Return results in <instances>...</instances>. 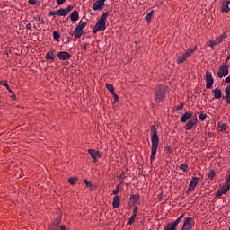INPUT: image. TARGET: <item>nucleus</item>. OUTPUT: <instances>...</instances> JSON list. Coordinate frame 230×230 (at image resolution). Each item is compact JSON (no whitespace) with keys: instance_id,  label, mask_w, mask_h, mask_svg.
Returning <instances> with one entry per match:
<instances>
[{"instance_id":"2","label":"nucleus","mask_w":230,"mask_h":230,"mask_svg":"<svg viewBox=\"0 0 230 230\" xmlns=\"http://www.w3.org/2000/svg\"><path fill=\"white\" fill-rule=\"evenodd\" d=\"M168 86L164 84H159L155 86V102L156 103H161L164 98H166V94L168 93Z\"/></svg>"},{"instance_id":"16","label":"nucleus","mask_w":230,"mask_h":230,"mask_svg":"<svg viewBox=\"0 0 230 230\" xmlns=\"http://www.w3.org/2000/svg\"><path fill=\"white\" fill-rule=\"evenodd\" d=\"M229 4H230V1L229 0H225L223 2V6L221 8L222 12H225V13H229V12H230Z\"/></svg>"},{"instance_id":"12","label":"nucleus","mask_w":230,"mask_h":230,"mask_svg":"<svg viewBox=\"0 0 230 230\" xmlns=\"http://www.w3.org/2000/svg\"><path fill=\"white\" fill-rule=\"evenodd\" d=\"M73 10V7L67 6L66 9H58V17H66Z\"/></svg>"},{"instance_id":"24","label":"nucleus","mask_w":230,"mask_h":230,"mask_svg":"<svg viewBox=\"0 0 230 230\" xmlns=\"http://www.w3.org/2000/svg\"><path fill=\"white\" fill-rule=\"evenodd\" d=\"M182 218H184V214L181 215L180 217H177V219L175 220L174 223H171L174 227L177 228V226H179V224H181V220H182Z\"/></svg>"},{"instance_id":"55","label":"nucleus","mask_w":230,"mask_h":230,"mask_svg":"<svg viewBox=\"0 0 230 230\" xmlns=\"http://www.w3.org/2000/svg\"><path fill=\"white\" fill-rule=\"evenodd\" d=\"M229 59H230V56L226 58V61L225 63L227 64V62H229Z\"/></svg>"},{"instance_id":"31","label":"nucleus","mask_w":230,"mask_h":230,"mask_svg":"<svg viewBox=\"0 0 230 230\" xmlns=\"http://www.w3.org/2000/svg\"><path fill=\"white\" fill-rule=\"evenodd\" d=\"M226 191L223 190L222 189L218 190L217 192H216V197H222V195H226Z\"/></svg>"},{"instance_id":"11","label":"nucleus","mask_w":230,"mask_h":230,"mask_svg":"<svg viewBox=\"0 0 230 230\" xmlns=\"http://www.w3.org/2000/svg\"><path fill=\"white\" fill-rule=\"evenodd\" d=\"M105 6V0H97L93 4V10L95 12L98 10H102Z\"/></svg>"},{"instance_id":"47","label":"nucleus","mask_w":230,"mask_h":230,"mask_svg":"<svg viewBox=\"0 0 230 230\" xmlns=\"http://www.w3.org/2000/svg\"><path fill=\"white\" fill-rule=\"evenodd\" d=\"M119 179L121 180V182L125 181V172H121V174L119 175Z\"/></svg>"},{"instance_id":"18","label":"nucleus","mask_w":230,"mask_h":230,"mask_svg":"<svg viewBox=\"0 0 230 230\" xmlns=\"http://www.w3.org/2000/svg\"><path fill=\"white\" fill-rule=\"evenodd\" d=\"M191 116H193V113L191 112H185L180 119V120L181 121V123H186V121H188V119H190L191 118Z\"/></svg>"},{"instance_id":"56","label":"nucleus","mask_w":230,"mask_h":230,"mask_svg":"<svg viewBox=\"0 0 230 230\" xmlns=\"http://www.w3.org/2000/svg\"><path fill=\"white\" fill-rule=\"evenodd\" d=\"M12 99H13V100H15V95H12Z\"/></svg>"},{"instance_id":"40","label":"nucleus","mask_w":230,"mask_h":230,"mask_svg":"<svg viewBox=\"0 0 230 230\" xmlns=\"http://www.w3.org/2000/svg\"><path fill=\"white\" fill-rule=\"evenodd\" d=\"M84 184H86L87 188L93 187V183L86 179L84 180Z\"/></svg>"},{"instance_id":"43","label":"nucleus","mask_w":230,"mask_h":230,"mask_svg":"<svg viewBox=\"0 0 230 230\" xmlns=\"http://www.w3.org/2000/svg\"><path fill=\"white\" fill-rule=\"evenodd\" d=\"M0 85H3L4 87H8V81H2L0 83Z\"/></svg>"},{"instance_id":"46","label":"nucleus","mask_w":230,"mask_h":230,"mask_svg":"<svg viewBox=\"0 0 230 230\" xmlns=\"http://www.w3.org/2000/svg\"><path fill=\"white\" fill-rule=\"evenodd\" d=\"M66 1H67V0H57V4H59V5L64 4V3H66Z\"/></svg>"},{"instance_id":"35","label":"nucleus","mask_w":230,"mask_h":230,"mask_svg":"<svg viewBox=\"0 0 230 230\" xmlns=\"http://www.w3.org/2000/svg\"><path fill=\"white\" fill-rule=\"evenodd\" d=\"M208 46L210 48H215L216 46H218V43H217L216 40H210L208 43Z\"/></svg>"},{"instance_id":"20","label":"nucleus","mask_w":230,"mask_h":230,"mask_svg":"<svg viewBox=\"0 0 230 230\" xmlns=\"http://www.w3.org/2000/svg\"><path fill=\"white\" fill-rule=\"evenodd\" d=\"M74 35L75 37V39H80V37H82L84 35V30L75 27V31H74Z\"/></svg>"},{"instance_id":"8","label":"nucleus","mask_w":230,"mask_h":230,"mask_svg":"<svg viewBox=\"0 0 230 230\" xmlns=\"http://www.w3.org/2000/svg\"><path fill=\"white\" fill-rule=\"evenodd\" d=\"M57 57L59 60H70L71 58V54H69V52L67 51H60L57 54Z\"/></svg>"},{"instance_id":"9","label":"nucleus","mask_w":230,"mask_h":230,"mask_svg":"<svg viewBox=\"0 0 230 230\" xmlns=\"http://www.w3.org/2000/svg\"><path fill=\"white\" fill-rule=\"evenodd\" d=\"M199 178L192 177V180L190 182L188 191H195V188H197V184H199Z\"/></svg>"},{"instance_id":"34","label":"nucleus","mask_w":230,"mask_h":230,"mask_svg":"<svg viewBox=\"0 0 230 230\" xmlns=\"http://www.w3.org/2000/svg\"><path fill=\"white\" fill-rule=\"evenodd\" d=\"M152 15H154V11H151L150 13H148L146 16V21H152Z\"/></svg>"},{"instance_id":"54","label":"nucleus","mask_w":230,"mask_h":230,"mask_svg":"<svg viewBox=\"0 0 230 230\" xmlns=\"http://www.w3.org/2000/svg\"><path fill=\"white\" fill-rule=\"evenodd\" d=\"M60 230H66V226H65V225H62V226H60Z\"/></svg>"},{"instance_id":"51","label":"nucleus","mask_w":230,"mask_h":230,"mask_svg":"<svg viewBox=\"0 0 230 230\" xmlns=\"http://www.w3.org/2000/svg\"><path fill=\"white\" fill-rule=\"evenodd\" d=\"M35 21H42V22H44V20H41L40 16H37L34 18Z\"/></svg>"},{"instance_id":"27","label":"nucleus","mask_w":230,"mask_h":230,"mask_svg":"<svg viewBox=\"0 0 230 230\" xmlns=\"http://www.w3.org/2000/svg\"><path fill=\"white\" fill-rule=\"evenodd\" d=\"M164 230H177V228L172 223H168Z\"/></svg>"},{"instance_id":"29","label":"nucleus","mask_w":230,"mask_h":230,"mask_svg":"<svg viewBox=\"0 0 230 230\" xmlns=\"http://www.w3.org/2000/svg\"><path fill=\"white\" fill-rule=\"evenodd\" d=\"M180 170H182L183 172H185V173H188V164H182L180 166Z\"/></svg>"},{"instance_id":"58","label":"nucleus","mask_w":230,"mask_h":230,"mask_svg":"<svg viewBox=\"0 0 230 230\" xmlns=\"http://www.w3.org/2000/svg\"><path fill=\"white\" fill-rule=\"evenodd\" d=\"M160 200H162V198H160Z\"/></svg>"},{"instance_id":"5","label":"nucleus","mask_w":230,"mask_h":230,"mask_svg":"<svg viewBox=\"0 0 230 230\" xmlns=\"http://www.w3.org/2000/svg\"><path fill=\"white\" fill-rule=\"evenodd\" d=\"M229 75V65L227 63L223 64L219 70L217 71L218 78H224V76H227Z\"/></svg>"},{"instance_id":"37","label":"nucleus","mask_w":230,"mask_h":230,"mask_svg":"<svg viewBox=\"0 0 230 230\" xmlns=\"http://www.w3.org/2000/svg\"><path fill=\"white\" fill-rule=\"evenodd\" d=\"M226 96H230V84L225 88Z\"/></svg>"},{"instance_id":"41","label":"nucleus","mask_w":230,"mask_h":230,"mask_svg":"<svg viewBox=\"0 0 230 230\" xmlns=\"http://www.w3.org/2000/svg\"><path fill=\"white\" fill-rule=\"evenodd\" d=\"M206 118H208V116L206 114H204V113L199 114L200 121H204L206 119Z\"/></svg>"},{"instance_id":"17","label":"nucleus","mask_w":230,"mask_h":230,"mask_svg":"<svg viewBox=\"0 0 230 230\" xmlns=\"http://www.w3.org/2000/svg\"><path fill=\"white\" fill-rule=\"evenodd\" d=\"M119 204H121V199H119V196H114L112 201V207L114 208V209H116V208H119Z\"/></svg>"},{"instance_id":"26","label":"nucleus","mask_w":230,"mask_h":230,"mask_svg":"<svg viewBox=\"0 0 230 230\" xmlns=\"http://www.w3.org/2000/svg\"><path fill=\"white\" fill-rule=\"evenodd\" d=\"M106 88L108 89V91L111 93V94H114V86H112V84H106Z\"/></svg>"},{"instance_id":"49","label":"nucleus","mask_w":230,"mask_h":230,"mask_svg":"<svg viewBox=\"0 0 230 230\" xmlns=\"http://www.w3.org/2000/svg\"><path fill=\"white\" fill-rule=\"evenodd\" d=\"M26 30H31V23L26 24Z\"/></svg>"},{"instance_id":"15","label":"nucleus","mask_w":230,"mask_h":230,"mask_svg":"<svg viewBox=\"0 0 230 230\" xmlns=\"http://www.w3.org/2000/svg\"><path fill=\"white\" fill-rule=\"evenodd\" d=\"M221 189L227 193V191H229L230 190V175L226 176V179L225 181V183L223 184V186L221 187Z\"/></svg>"},{"instance_id":"38","label":"nucleus","mask_w":230,"mask_h":230,"mask_svg":"<svg viewBox=\"0 0 230 230\" xmlns=\"http://www.w3.org/2000/svg\"><path fill=\"white\" fill-rule=\"evenodd\" d=\"M113 98H114V103H118V102H119V97L118 96V94H116V92L114 93V94H112Z\"/></svg>"},{"instance_id":"21","label":"nucleus","mask_w":230,"mask_h":230,"mask_svg":"<svg viewBox=\"0 0 230 230\" xmlns=\"http://www.w3.org/2000/svg\"><path fill=\"white\" fill-rule=\"evenodd\" d=\"M213 94H214V98H216V100H220V98H222V90H220L219 88H216L212 91Z\"/></svg>"},{"instance_id":"53","label":"nucleus","mask_w":230,"mask_h":230,"mask_svg":"<svg viewBox=\"0 0 230 230\" xmlns=\"http://www.w3.org/2000/svg\"><path fill=\"white\" fill-rule=\"evenodd\" d=\"M5 87H6V90L9 91V93H13L12 90L10 89V86L8 84Z\"/></svg>"},{"instance_id":"30","label":"nucleus","mask_w":230,"mask_h":230,"mask_svg":"<svg viewBox=\"0 0 230 230\" xmlns=\"http://www.w3.org/2000/svg\"><path fill=\"white\" fill-rule=\"evenodd\" d=\"M121 188V184H118L117 186H116V188H115V190H113V191H112V194L113 195H118V193H119V189Z\"/></svg>"},{"instance_id":"7","label":"nucleus","mask_w":230,"mask_h":230,"mask_svg":"<svg viewBox=\"0 0 230 230\" xmlns=\"http://www.w3.org/2000/svg\"><path fill=\"white\" fill-rule=\"evenodd\" d=\"M206 89H211L213 87V84H215V79H213V74H211V72L207 71L206 72Z\"/></svg>"},{"instance_id":"33","label":"nucleus","mask_w":230,"mask_h":230,"mask_svg":"<svg viewBox=\"0 0 230 230\" xmlns=\"http://www.w3.org/2000/svg\"><path fill=\"white\" fill-rule=\"evenodd\" d=\"M76 181H77V179L75 178V177H71V178L68 179V182H69V184H71L72 186L75 184Z\"/></svg>"},{"instance_id":"10","label":"nucleus","mask_w":230,"mask_h":230,"mask_svg":"<svg viewBox=\"0 0 230 230\" xmlns=\"http://www.w3.org/2000/svg\"><path fill=\"white\" fill-rule=\"evenodd\" d=\"M197 123H199V119H197V118L191 119L185 125V127H184L185 130H191V128H193V127H195V125H197Z\"/></svg>"},{"instance_id":"42","label":"nucleus","mask_w":230,"mask_h":230,"mask_svg":"<svg viewBox=\"0 0 230 230\" xmlns=\"http://www.w3.org/2000/svg\"><path fill=\"white\" fill-rule=\"evenodd\" d=\"M225 101H226V102L228 105H230V95H226V96H225Z\"/></svg>"},{"instance_id":"57","label":"nucleus","mask_w":230,"mask_h":230,"mask_svg":"<svg viewBox=\"0 0 230 230\" xmlns=\"http://www.w3.org/2000/svg\"><path fill=\"white\" fill-rule=\"evenodd\" d=\"M160 200H162V198H160Z\"/></svg>"},{"instance_id":"32","label":"nucleus","mask_w":230,"mask_h":230,"mask_svg":"<svg viewBox=\"0 0 230 230\" xmlns=\"http://www.w3.org/2000/svg\"><path fill=\"white\" fill-rule=\"evenodd\" d=\"M53 39L58 42V39H60V34L58 31L53 32Z\"/></svg>"},{"instance_id":"48","label":"nucleus","mask_w":230,"mask_h":230,"mask_svg":"<svg viewBox=\"0 0 230 230\" xmlns=\"http://www.w3.org/2000/svg\"><path fill=\"white\" fill-rule=\"evenodd\" d=\"M29 4H37V0H29Z\"/></svg>"},{"instance_id":"22","label":"nucleus","mask_w":230,"mask_h":230,"mask_svg":"<svg viewBox=\"0 0 230 230\" xmlns=\"http://www.w3.org/2000/svg\"><path fill=\"white\" fill-rule=\"evenodd\" d=\"M227 37V34L226 32H224L223 34L219 35L218 37L216 38V42L217 44H222V41L224 40V39H226Z\"/></svg>"},{"instance_id":"6","label":"nucleus","mask_w":230,"mask_h":230,"mask_svg":"<svg viewBox=\"0 0 230 230\" xmlns=\"http://www.w3.org/2000/svg\"><path fill=\"white\" fill-rule=\"evenodd\" d=\"M194 224L192 217H185L181 230H192Z\"/></svg>"},{"instance_id":"19","label":"nucleus","mask_w":230,"mask_h":230,"mask_svg":"<svg viewBox=\"0 0 230 230\" xmlns=\"http://www.w3.org/2000/svg\"><path fill=\"white\" fill-rule=\"evenodd\" d=\"M70 19L74 22H76V21L80 19V14L78 13V11L75 10L74 12H72V13L70 14Z\"/></svg>"},{"instance_id":"39","label":"nucleus","mask_w":230,"mask_h":230,"mask_svg":"<svg viewBox=\"0 0 230 230\" xmlns=\"http://www.w3.org/2000/svg\"><path fill=\"white\" fill-rule=\"evenodd\" d=\"M215 171H211L209 173H208V179L210 180H213L215 178Z\"/></svg>"},{"instance_id":"1","label":"nucleus","mask_w":230,"mask_h":230,"mask_svg":"<svg viewBox=\"0 0 230 230\" xmlns=\"http://www.w3.org/2000/svg\"><path fill=\"white\" fill-rule=\"evenodd\" d=\"M151 130V156L150 161L154 163L155 155H157V148H159V135L157 134V128L152 125Z\"/></svg>"},{"instance_id":"52","label":"nucleus","mask_w":230,"mask_h":230,"mask_svg":"<svg viewBox=\"0 0 230 230\" xmlns=\"http://www.w3.org/2000/svg\"><path fill=\"white\" fill-rule=\"evenodd\" d=\"M225 82H226V84H230V76L226 77V78L225 79Z\"/></svg>"},{"instance_id":"25","label":"nucleus","mask_w":230,"mask_h":230,"mask_svg":"<svg viewBox=\"0 0 230 230\" xmlns=\"http://www.w3.org/2000/svg\"><path fill=\"white\" fill-rule=\"evenodd\" d=\"M87 26V22L80 21L76 28H79L80 30H83Z\"/></svg>"},{"instance_id":"13","label":"nucleus","mask_w":230,"mask_h":230,"mask_svg":"<svg viewBox=\"0 0 230 230\" xmlns=\"http://www.w3.org/2000/svg\"><path fill=\"white\" fill-rule=\"evenodd\" d=\"M137 217V207H135L133 208V214L128 221V226H132V224H134V222H136Z\"/></svg>"},{"instance_id":"4","label":"nucleus","mask_w":230,"mask_h":230,"mask_svg":"<svg viewBox=\"0 0 230 230\" xmlns=\"http://www.w3.org/2000/svg\"><path fill=\"white\" fill-rule=\"evenodd\" d=\"M195 51H197V46H195L193 49H187L184 53L178 57L176 60L177 64H184L188 58H190L193 53H195Z\"/></svg>"},{"instance_id":"50","label":"nucleus","mask_w":230,"mask_h":230,"mask_svg":"<svg viewBox=\"0 0 230 230\" xmlns=\"http://www.w3.org/2000/svg\"><path fill=\"white\" fill-rule=\"evenodd\" d=\"M83 49L85 51L87 50V43L83 44Z\"/></svg>"},{"instance_id":"44","label":"nucleus","mask_w":230,"mask_h":230,"mask_svg":"<svg viewBox=\"0 0 230 230\" xmlns=\"http://www.w3.org/2000/svg\"><path fill=\"white\" fill-rule=\"evenodd\" d=\"M220 131L226 130V128H227V126L226 124H221V126H219Z\"/></svg>"},{"instance_id":"3","label":"nucleus","mask_w":230,"mask_h":230,"mask_svg":"<svg viewBox=\"0 0 230 230\" xmlns=\"http://www.w3.org/2000/svg\"><path fill=\"white\" fill-rule=\"evenodd\" d=\"M107 17H109V12L104 13L99 21L96 22L95 26L93 29V33H98V31H102L107 30V25L105 21H107Z\"/></svg>"},{"instance_id":"23","label":"nucleus","mask_w":230,"mask_h":230,"mask_svg":"<svg viewBox=\"0 0 230 230\" xmlns=\"http://www.w3.org/2000/svg\"><path fill=\"white\" fill-rule=\"evenodd\" d=\"M46 59L47 60H52V61L55 60V52H53V51L47 52Z\"/></svg>"},{"instance_id":"45","label":"nucleus","mask_w":230,"mask_h":230,"mask_svg":"<svg viewBox=\"0 0 230 230\" xmlns=\"http://www.w3.org/2000/svg\"><path fill=\"white\" fill-rule=\"evenodd\" d=\"M184 109V103H181V105L177 106L176 111H182Z\"/></svg>"},{"instance_id":"36","label":"nucleus","mask_w":230,"mask_h":230,"mask_svg":"<svg viewBox=\"0 0 230 230\" xmlns=\"http://www.w3.org/2000/svg\"><path fill=\"white\" fill-rule=\"evenodd\" d=\"M49 17H53L54 15H58V11H50L48 13Z\"/></svg>"},{"instance_id":"14","label":"nucleus","mask_w":230,"mask_h":230,"mask_svg":"<svg viewBox=\"0 0 230 230\" xmlns=\"http://www.w3.org/2000/svg\"><path fill=\"white\" fill-rule=\"evenodd\" d=\"M88 153L90 154L92 159H93V163H96V161H98V157H100V152L94 149H89Z\"/></svg>"},{"instance_id":"28","label":"nucleus","mask_w":230,"mask_h":230,"mask_svg":"<svg viewBox=\"0 0 230 230\" xmlns=\"http://www.w3.org/2000/svg\"><path fill=\"white\" fill-rule=\"evenodd\" d=\"M130 200H132V202H138L139 201V195H131L130 196Z\"/></svg>"}]
</instances>
